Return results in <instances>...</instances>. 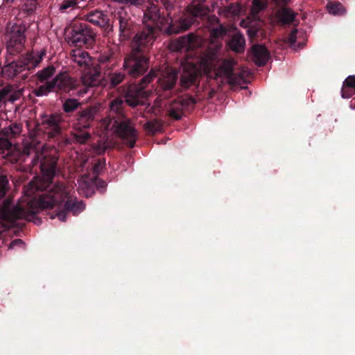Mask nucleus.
<instances>
[{
	"label": "nucleus",
	"mask_w": 355,
	"mask_h": 355,
	"mask_svg": "<svg viewBox=\"0 0 355 355\" xmlns=\"http://www.w3.org/2000/svg\"><path fill=\"white\" fill-rule=\"evenodd\" d=\"M101 106L96 103L80 110L76 114V123L74 124L77 128L88 129L93 126L96 116L101 111Z\"/></svg>",
	"instance_id": "nucleus-13"
},
{
	"label": "nucleus",
	"mask_w": 355,
	"mask_h": 355,
	"mask_svg": "<svg viewBox=\"0 0 355 355\" xmlns=\"http://www.w3.org/2000/svg\"><path fill=\"white\" fill-rule=\"evenodd\" d=\"M186 11L188 15L170 23L165 30L166 34H179L189 30L193 24L196 22L198 24L200 20L205 19H207L211 24H216L218 25L210 31L212 38H223L227 34V30L219 23V19L214 15L209 16L210 9L208 5L205 4V0H193L187 7Z\"/></svg>",
	"instance_id": "nucleus-3"
},
{
	"label": "nucleus",
	"mask_w": 355,
	"mask_h": 355,
	"mask_svg": "<svg viewBox=\"0 0 355 355\" xmlns=\"http://www.w3.org/2000/svg\"><path fill=\"white\" fill-rule=\"evenodd\" d=\"M26 26L23 23H8L5 37L6 39L7 61L10 55H16L22 52L25 47Z\"/></svg>",
	"instance_id": "nucleus-8"
},
{
	"label": "nucleus",
	"mask_w": 355,
	"mask_h": 355,
	"mask_svg": "<svg viewBox=\"0 0 355 355\" xmlns=\"http://www.w3.org/2000/svg\"><path fill=\"white\" fill-rule=\"evenodd\" d=\"M83 48H78L73 49L70 52V58L72 62L77 64V65L83 70L86 71L84 73H89L94 70L100 71L97 68H91L92 65V60L88 52L83 51Z\"/></svg>",
	"instance_id": "nucleus-18"
},
{
	"label": "nucleus",
	"mask_w": 355,
	"mask_h": 355,
	"mask_svg": "<svg viewBox=\"0 0 355 355\" xmlns=\"http://www.w3.org/2000/svg\"><path fill=\"white\" fill-rule=\"evenodd\" d=\"M64 143H65V144H69V141H68V139H66L64 140Z\"/></svg>",
	"instance_id": "nucleus-47"
},
{
	"label": "nucleus",
	"mask_w": 355,
	"mask_h": 355,
	"mask_svg": "<svg viewBox=\"0 0 355 355\" xmlns=\"http://www.w3.org/2000/svg\"><path fill=\"white\" fill-rule=\"evenodd\" d=\"M95 184L96 186V188L101 191V192H104L106 187L107 183L103 180L99 179L98 178H96L94 180Z\"/></svg>",
	"instance_id": "nucleus-39"
},
{
	"label": "nucleus",
	"mask_w": 355,
	"mask_h": 355,
	"mask_svg": "<svg viewBox=\"0 0 355 355\" xmlns=\"http://www.w3.org/2000/svg\"><path fill=\"white\" fill-rule=\"evenodd\" d=\"M87 129H79L74 125V131L71 132V136L75 142L80 144H86L91 138V134L86 130Z\"/></svg>",
	"instance_id": "nucleus-26"
},
{
	"label": "nucleus",
	"mask_w": 355,
	"mask_h": 355,
	"mask_svg": "<svg viewBox=\"0 0 355 355\" xmlns=\"http://www.w3.org/2000/svg\"><path fill=\"white\" fill-rule=\"evenodd\" d=\"M24 245V241L20 239H15L14 241H12L10 244H9V249H12L14 248L15 246L17 245H19V246H23Z\"/></svg>",
	"instance_id": "nucleus-43"
},
{
	"label": "nucleus",
	"mask_w": 355,
	"mask_h": 355,
	"mask_svg": "<svg viewBox=\"0 0 355 355\" xmlns=\"http://www.w3.org/2000/svg\"><path fill=\"white\" fill-rule=\"evenodd\" d=\"M37 8L36 0H28L25 3V10L28 14H32L35 12Z\"/></svg>",
	"instance_id": "nucleus-37"
},
{
	"label": "nucleus",
	"mask_w": 355,
	"mask_h": 355,
	"mask_svg": "<svg viewBox=\"0 0 355 355\" xmlns=\"http://www.w3.org/2000/svg\"><path fill=\"white\" fill-rule=\"evenodd\" d=\"M23 94V90L17 89L14 85L0 80V109L5 108L8 102L14 103Z\"/></svg>",
	"instance_id": "nucleus-17"
},
{
	"label": "nucleus",
	"mask_w": 355,
	"mask_h": 355,
	"mask_svg": "<svg viewBox=\"0 0 355 355\" xmlns=\"http://www.w3.org/2000/svg\"><path fill=\"white\" fill-rule=\"evenodd\" d=\"M144 128L149 133L155 134L162 129V123L157 119L148 121L145 123Z\"/></svg>",
	"instance_id": "nucleus-33"
},
{
	"label": "nucleus",
	"mask_w": 355,
	"mask_h": 355,
	"mask_svg": "<svg viewBox=\"0 0 355 355\" xmlns=\"http://www.w3.org/2000/svg\"><path fill=\"white\" fill-rule=\"evenodd\" d=\"M21 128L22 126L20 123H13L9 126L3 128L1 130V133L2 136L12 139L20 135Z\"/></svg>",
	"instance_id": "nucleus-27"
},
{
	"label": "nucleus",
	"mask_w": 355,
	"mask_h": 355,
	"mask_svg": "<svg viewBox=\"0 0 355 355\" xmlns=\"http://www.w3.org/2000/svg\"><path fill=\"white\" fill-rule=\"evenodd\" d=\"M195 37L193 34L181 36L172 41L170 44L171 49L174 51L188 50L194 42Z\"/></svg>",
	"instance_id": "nucleus-22"
},
{
	"label": "nucleus",
	"mask_w": 355,
	"mask_h": 355,
	"mask_svg": "<svg viewBox=\"0 0 355 355\" xmlns=\"http://www.w3.org/2000/svg\"><path fill=\"white\" fill-rule=\"evenodd\" d=\"M178 78V73L175 69H168L163 71L157 80L159 92H171L174 89Z\"/></svg>",
	"instance_id": "nucleus-20"
},
{
	"label": "nucleus",
	"mask_w": 355,
	"mask_h": 355,
	"mask_svg": "<svg viewBox=\"0 0 355 355\" xmlns=\"http://www.w3.org/2000/svg\"><path fill=\"white\" fill-rule=\"evenodd\" d=\"M297 33L296 29L293 30L288 36L287 40L291 45L294 44L297 40Z\"/></svg>",
	"instance_id": "nucleus-41"
},
{
	"label": "nucleus",
	"mask_w": 355,
	"mask_h": 355,
	"mask_svg": "<svg viewBox=\"0 0 355 355\" xmlns=\"http://www.w3.org/2000/svg\"><path fill=\"white\" fill-rule=\"evenodd\" d=\"M109 78V87L110 88H114L119 84H121L125 78V73L123 72H114L108 73Z\"/></svg>",
	"instance_id": "nucleus-30"
},
{
	"label": "nucleus",
	"mask_w": 355,
	"mask_h": 355,
	"mask_svg": "<svg viewBox=\"0 0 355 355\" xmlns=\"http://www.w3.org/2000/svg\"><path fill=\"white\" fill-rule=\"evenodd\" d=\"M150 67V58L148 53L132 49L125 58L123 68L132 78L143 76Z\"/></svg>",
	"instance_id": "nucleus-9"
},
{
	"label": "nucleus",
	"mask_w": 355,
	"mask_h": 355,
	"mask_svg": "<svg viewBox=\"0 0 355 355\" xmlns=\"http://www.w3.org/2000/svg\"><path fill=\"white\" fill-rule=\"evenodd\" d=\"M201 75L200 69L195 64L187 63L182 67V71L180 74V85L187 89L199 83Z\"/></svg>",
	"instance_id": "nucleus-15"
},
{
	"label": "nucleus",
	"mask_w": 355,
	"mask_h": 355,
	"mask_svg": "<svg viewBox=\"0 0 355 355\" xmlns=\"http://www.w3.org/2000/svg\"><path fill=\"white\" fill-rule=\"evenodd\" d=\"M11 146L10 138L3 136L0 137V150H8Z\"/></svg>",
	"instance_id": "nucleus-38"
},
{
	"label": "nucleus",
	"mask_w": 355,
	"mask_h": 355,
	"mask_svg": "<svg viewBox=\"0 0 355 355\" xmlns=\"http://www.w3.org/2000/svg\"><path fill=\"white\" fill-rule=\"evenodd\" d=\"M55 73V68L53 65L48 66L47 67L37 71L36 76L40 83L49 81L48 80L53 77Z\"/></svg>",
	"instance_id": "nucleus-29"
},
{
	"label": "nucleus",
	"mask_w": 355,
	"mask_h": 355,
	"mask_svg": "<svg viewBox=\"0 0 355 355\" xmlns=\"http://www.w3.org/2000/svg\"><path fill=\"white\" fill-rule=\"evenodd\" d=\"M248 35L250 37H257V31L254 29H249L248 31Z\"/></svg>",
	"instance_id": "nucleus-45"
},
{
	"label": "nucleus",
	"mask_w": 355,
	"mask_h": 355,
	"mask_svg": "<svg viewBox=\"0 0 355 355\" xmlns=\"http://www.w3.org/2000/svg\"><path fill=\"white\" fill-rule=\"evenodd\" d=\"M103 168V164L98 161L97 163H96L94 166V173L96 174V175H98L101 172V171L102 170Z\"/></svg>",
	"instance_id": "nucleus-44"
},
{
	"label": "nucleus",
	"mask_w": 355,
	"mask_h": 355,
	"mask_svg": "<svg viewBox=\"0 0 355 355\" xmlns=\"http://www.w3.org/2000/svg\"><path fill=\"white\" fill-rule=\"evenodd\" d=\"M144 26L133 37L132 49L148 53L154 44L157 31H162L168 24V19L161 15L156 6L150 7L144 12Z\"/></svg>",
	"instance_id": "nucleus-4"
},
{
	"label": "nucleus",
	"mask_w": 355,
	"mask_h": 355,
	"mask_svg": "<svg viewBox=\"0 0 355 355\" xmlns=\"http://www.w3.org/2000/svg\"><path fill=\"white\" fill-rule=\"evenodd\" d=\"M55 92L52 80L46 81L44 84L40 85L33 89V94L36 96H47L49 93Z\"/></svg>",
	"instance_id": "nucleus-28"
},
{
	"label": "nucleus",
	"mask_w": 355,
	"mask_h": 355,
	"mask_svg": "<svg viewBox=\"0 0 355 355\" xmlns=\"http://www.w3.org/2000/svg\"><path fill=\"white\" fill-rule=\"evenodd\" d=\"M78 7V0H63L59 4V10L62 12H69Z\"/></svg>",
	"instance_id": "nucleus-32"
},
{
	"label": "nucleus",
	"mask_w": 355,
	"mask_h": 355,
	"mask_svg": "<svg viewBox=\"0 0 355 355\" xmlns=\"http://www.w3.org/2000/svg\"><path fill=\"white\" fill-rule=\"evenodd\" d=\"M291 0H274L277 4H287Z\"/></svg>",
	"instance_id": "nucleus-46"
},
{
	"label": "nucleus",
	"mask_w": 355,
	"mask_h": 355,
	"mask_svg": "<svg viewBox=\"0 0 355 355\" xmlns=\"http://www.w3.org/2000/svg\"><path fill=\"white\" fill-rule=\"evenodd\" d=\"M81 106V103L75 98H67L62 105V109L66 113H71L78 110Z\"/></svg>",
	"instance_id": "nucleus-31"
},
{
	"label": "nucleus",
	"mask_w": 355,
	"mask_h": 355,
	"mask_svg": "<svg viewBox=\"0 0 355 355\" xmlns=\"http://www.w3.org/2000/svg\"><path fill=\"white\" fill-rule=\"evenodd\" d=\"M99 67H96L100 71H106L114 69L119 63V58L115 51L112 49H107L102 52L98 57Z\"/></svg>",
	"instance_id": "nucleus-19"
},
{
	"label": "nucleus",
	"mask_w": 355,
	"mask_h": 355,
	"mask_svg": "<svg viewBox=\"0 0 355 355\" xmlns=\"http://www.w3.org/2000/svg\"><path fill=\"white\" fill-rule=\"evenodd\" d=\"M354 94H355V89L347 87L346 85L343 84L341 89V96L343 98H349Z\"/></svg>",
	"instance_id": "nucleus-36"
},
{
	"label": "nucleus",
	"mask_w": 355,
	"mask_h": 355,
	"mask_svg": "<svg viewBox=\"0 0 355 355\" xmlns=\"http://www.w3.org/2000/svg\"><path fill=\"white\" fill-rule=\"evenodd\" d=\"M267 0H253L250 6V15L255 20L259 19V13L266 9Z\"/></svg>",
	"instance_id": "nucleus-24"
},
{
	"label": "nucleus",
	"mask_w": 355,
	"mask_h": 355,
	"mask_svg": "<svg viewBox=\"0 0 355 355\" xmlns=\"http://www.w3.org/2000/svg\"><path fill=\"white\" fill-rule=\"evenodd\" d=\"M81 20L85 23H90L103 31H108L112 28L107 12L97 8L83 14Z\"/></svg>",
	"instance_id": "nucleus-14"
},
{
	"label": "nucleus",
	"mask_w": 355,
	"mask_h": 355,
	"mask_svg": "<svg viewBox=\"0 0 355 355\" xmlns=\"http://www.w3.org/2000/svg\"><path fill=\"white\" fill-rule=\"evenodd\" d=\"M9 189V181L6 175L0 174V198L6 196Z\"/></svg>",
	"instance_id": "nucleus-34"
},
{
	"label": "nucleus",
	"mask_w": 355,
	"mask_h": 355,
	"mask_svg": "<svg viewBox=\"0 0 355 355\" xmlns=\"http://www.w3.org/2000/svg\"><path fill=\"white\" fill-rule=\"evenodd\" d=\"M145 0H122L121 2L132 6H140Z\"/></svg>",
	"instance_id": "nucleus-42"
},
{
	"label": "nucleus",
	"mask_w": 355,
	"mask_h": 355,
	"mask_svg": "<svg viewBox=\"0 0 355 355\" xmlns=\"http://www.w3.org/2000/svg\"><path fill=\"white\" fill-rule=\"evenodd\" d=\"M159 73L158 69L152 68L138 84L128 87L123 98L117 97L110 103L109 118L111 127L120 137L126 141L130 148L135 146L137 135L130 120L124 114L125 105L132 107L143 105L147 97V92L144 89L158 76Z\"/></svg>",
	"instance_id": "nucleus-2"
},
{
	"label": "nucleus",
	"mask_w": 355,
	"mask_h": 355,
	"mask_svg": "<svg viewBox=\"0 0 355 355\" xmlns=\"http://www.w3.org/2000/svg\"><path fill=\"white\" fill-rule=\"evenodd\" d=\"M196 103V98L191 96L178 97L170 103L167 109L168 115L175 120H179L183 116L184 111L193 109Z\"/></svg>",
	"instance_id": "nucleus-12"
},
{
	"label": "nucleus",
	"mask_w": 355,
	"mask_h": 355,
	"mask_svg": "<svg viewBox=\"0 0 355 355\" xmlns=\"http://www.w3.org/2000/svg\"><path fill=\"white\" fill-rule=\"evenodd\" d=\"M116 18L119 23L120 37L128 40L134 33L135 22L130 15L123 8H121L116 13Z\"/></svg>",
	"instance_id": "nucleus-16"
},
{
	"label": "nucleus",
	"mask_w": 355,
	"mask_h": 355,
	"mask_svg": "<svg viewBox=\"0 0 355 355\" xmlns=\"http://www.w3.org/2000/svg\"><path fill=\"white\" fill-rule=\"evenodd\" d=\"M233 61L224 60L216 71L217 77L224 76L227 82L232 85H242L246 83V79L250 73L247 70H241L239 72H234L233 69Z\"/></svg>",
	"instance_id": "nucleus-10"
},
{
	"label": "nucleus",
	"mask_w": 355,
	"mask_h": 355,
	"mask_svg": "<svg viewBox=\"0 0 355 355\" xmlns=\"http://www.w3.org/2000/svg\"><path fill=\"white\" fill-rule=\"evenodd\" d=\"M297 15L290 8L283 7L277 11V17L282 24L286 25L293 23Z\"/></svg>",
	"instance_id": "nucleus-23"
},
{
	"label": "nucleus",
	"mask_w": 355,
	"mask_h": 355,
	"mask_svg": "<svg viewBox=\"0 0 355 355\" xmlns=\"http://www.w3.org/2000/svg\"><path fill=\"white\" fill-rule=\"evenodd\" d=\"M51 80L56 92H73V94L83 96L87 93L89 88L99 85V73L94 70L83 73L81 78L78 80L70 76L67 72H60Z\"/></svg>",
	"instance_id": "nucleus-5"
},
{
	"label": "nucleus",
	"mask_w": 355,
	"mask_h": 355,
	"mask_svg": "<svg viewBox=\"0 0 355 355\" xmlns=\"http://www.w3.org/2000/svg\"><path fill=\"white\" fill-rule=\"evenodd\" d=\"M245 44V41L244 37L239 33L234 34L229 42L230 48L236 53L243 52L244 51Z\"/></svg>",
	"instance_id": "nucleus-25"
},
{
	"label": "nucleus",
	"mask_w": 355,
	"mask_h": 355,
	"mask_svg": "<svg viewBox=\"0 0 355 355\" xmlns=\"http://www.w3.org/2000/svg\"><path fill=\"white\" fill-rule=\"evenodd\" d=\"M270 58V53L262 44H256L252 47V60L257 66H263Z\"/></svg>",
	"instance_id": "nucleus-21"
},
{
	"label": "nucleus",
	"mask_w": 355,
	"mask_h": 355,
	"mask_svg": "<svg viewBox=\"0 0 355 355\" xmlns=\"http://www.w3.org/2000/svg\"><path fill=\"white\" fill-rule=\"evenodd\" d=\"M44 145L33 133L29 139L23 145L20 159L26 162L31 159L32 168L39 164L42 178L31 182V188L36 191H46L37 200L29 201L26 207L17 205L11 208L10 202H6L0 209V223L6 227L14 226L19 219L31 220L35 215L43 209H51L57 207L56 213L51 218L58 217L60 221L65 222L69 213L78 215L85 209L82 201H76L69 196V193L62 182L53 184V180L57 173L58 157L51 155H44Z\"/></svg>",
	"instance_id": "nucleus-1"
},
{
	"label": "nucleus",
	"mask_w": 355,
	"mask_h": 355,
	"mask_svg": "<svg viewBox=\"0 0 355 355\" xmlns=\"http://www.w3.org/2000/svg\"><path fill=\"white\" fill-rule=\"evenodd\" d=\"M68 43L76 48L92 49L96 41V33L87 24L82 21H72L68 29Z\"/></svg>",
	"instance_id": "nucleus-6"
},
{
	"label": "nucleus",
	"mask_w": 355,
	"mask_h": 355,
	"mask_svg": "<svg viewBox=\"0 0 355 355\" xmlns=\"http://www.w3.org/2000/svg\"><path fill=\"white\" fill-rule=\"evenodd\" d=\"M10 55L9 60L6 58V64L1 70V73L4 78L13 79L25 70L31 71L34 69L41 62L42 57L34 55L33 53H27L16 60H12Z\"/></svg>",
	"instance_id": "nucleus-7"
},
{
	"label": "nucleus",
	"mask_w": 355,
	"mask_h": 355,
	"mask_svg": "<svg viewBox=\"0 0 355 355\" xmlns=\"http://www.w3.org/2000/svg\"><path fill=\"white\" fill-rule=\"evenodd\" d=\"M343 85L355 89V76H349L343 82Z\"/></svg>",
	"instance_id": "nucleus-40"
},
{
	"label": "nucleus",
	"mask_w": 355,
	"mask_h": 355,
	"mask_svg": "<svg viewBox=\"0 0 355 355\" xmlns=\"http://www.w3.org/2000/svg\"><path fill=\"white\" fill-rule=\"evenodd\" d=\"M63 121L61 114L55 113L42 116L41 125L49 141L58 140L61 137V123Z\"/></svg>",
	"instance_id": "nucleus-11"
},
{
	"label": "nucleus",
	"mask_w": 355,
	"mask_h": 355,
	"mask_svg": "<svg viewBox=\"0 0 355 355\" xmlns=\"http://www.w3.org/2000/svg\"><path fill=\"white\" fill-rule=\"evenodd\" d=\"M342 8V4L340 3L329 2L327 5V9L329 13L336 15L339 13Z\"/></svg>",
	"instance_id": "nucleus-35"
}]
</instances>
